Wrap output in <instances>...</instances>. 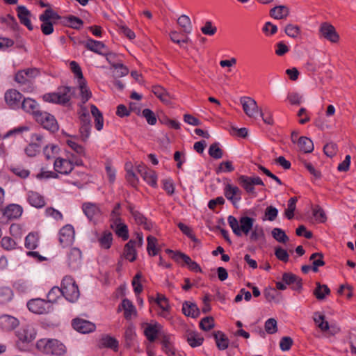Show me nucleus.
<instances>
[{"mask_svg": "<svg viewBox=\"0 0 356 356\" xmlns=\"http://www.w3.org/2000/svg\"><path fill=\"white\" fill-rule=\"evenodd\" d=\"M227 221L234 234L237 236H241L242 234L247 236L252 229L254 219L248 216H242L238 220L234 216H229Z\"/></svg>", "mask_w": 356, "mask_h": 356, "instance_id": "1", "label": "nucleus"}, {"mask_svg": "<svg viewBox=\"0 0 356 356\" xmlns=\"http://www.w3.org/2000/svg\"><path fill=\"white\" fill-rule=\"evenodd\" d=\"M36 347L46 354L61 355L65 353V346L56 339H40L37 342Z\"/></svg>", "mask_w": 356, "mask_h": 356, "instance_id": "2", "label": "nucleus"}, {"mask_svg": "<svg viewBox=\"0 0 356 356\" xmlns=\"http://www.w3.org/2000/svg\"><path fill=\"white\" fill-rule=\"evenodd\" d=\"M40 74L37 68H29L24 70L19 71L15 76L16 82L21 85L26 86L25 90L32 91L33 89L32 85V79L38 76Z\"/></svg>", "mask_w": 356, "mask_h": 356, "instance_id": "3", "label": "nucleus"}, {"mask_svg": "<svg viewBox=\"0 0 356 356\" xmlns=\"http://www.w3.org/2000/svg\"><path fill=\"white\" fill-rule=\"evenodd\" d=\"M62 296L70 302H74L79 297V290L75 281L70 277H65L62 281Z\"/></svg>", "mask_w": 356, "mask_h": 356, "instance_id": "4", "label": "nucleus"}, {"mask_svg": "<svg viewBox=\"0 0 356 356\" xmlns=\"http://www.w3.org/2000/svg\"><path fill=\"white\" fill-rule=\"evenodd\" d=\"M71 90L72 88L70 87H60L57 92L45 94L43 96V99L47 102L65 104L71 99Z\"/></svg>", "mask_w": 356, "mask_h": 356, "instance_id": "5", "label": "nucleus"}, {"mask_svg": "<svg viewBox=\"0 0 356 356\" xmlns=\"http://www.w3.org/2000/svg\"><path fill=\"white\" fill-rule=\"evenodd\" d=\"M22 208L15 204H10L0 209V223L7 224L10 220L17 219L22 216Z\"/></svg>", "mask_w": 356, "mask_h": 356, "instance_id": "6", "label": "nucleus"}, {"mask_svg": "<svg viewBox=\"0 0 356 356\" xmlns=\"http://www.w3.org/2000/svg\"><path fill=\"white\" fill-rule=\"evenodd\" d=\"M35 119L44 129L51 132H56L58 130L59 127L56 120L49 113L44 111L36 113Z\"/></svg>", "mask_w": 356, "mask_h": 356, "instance_id": "7", "label": "nucleus"}, {"mask_svg": "<svg viewBox=\"0 0 356 356\" xmlns=\"http://www.w3.org/2000/svg\"><path fill=\"white\" fill-rule=\"evenodd\" d=\"M244 113L249 118H255L257 114L263 117L262 110L259 108L257 102L250 97H243L240 99Z\"/></svg>", "mask_w": 356, "mask_h": 356, "instance_id": "8", "label": "nucleus"}, {"mask_svg": "<svg viewBox=\"0 0 356 356\" xmlns=\"http://www.w3.org/2000/svg\"><path fill=\"white\" fill-rule=\"evenodd\" d=\"M27 307L31 312L38 314H47L51 309V305L41 298L30 300L27 303Z\"/></svg>", "mask_w": 356, "mask_h": 356, "instance_id": "9", "label": "nucleus"}, {"mask_svg": "<svg viewBox=\"0 0 356 356\" xmlns=\"http://www.w3.org/2000/svg\"><path fill=\"white\" fill-rule=\"evenodd\" d=\"M43 145V136L39 134H33L31 136V143L25 149V152L29 156H35L40 152Z\"/></svg>", "mask_w": 356, "mask_h": 356, "instance_id": "10", "label": "nucleus"}, {"mask_svg": "<svg viewBox=\"0 0 356 356\" xmlns=\"http://www.w3.org/2000/svg\"><path fill=\"white\" fill-rule=\"evenodd\" d=\"M22 97V95L15 89L7 90L4 95L6 104L13 108H19Z\"/></svg>", "mask_w": 356, "mask_h": 356, "instance_id": "11", "label": "nucleus"}, {"mask_svg": "<svg viewBox=\"0 0 356 356\" xmlns=\"http://www.w3.org/2000/svg\"><path fill=\"white\" fill-rule=\"evenodd\" d=\"M74 239V227L70 225L64 226L59 232V241L63 246L70 245Z\"/></svg>", "mask_w": 356, "mask_h": 356, "instance_id": "12", "label": "nucleus"}, {"mask_svg": "<svg viewBox=\"0 0 356 356\" xmlns=\"http://www.w3.org/2000/svg\"><path fill=\"white\" fill-rule=\"evenodd\" d=\"M320 32L325 39L331 42L336 43L339 40V35L337 33L335 28L329 23L324 22L321 24Z\"/></svg>", "mask_w": 356, "mask_h": 356, "instance_id": "13", "label": "nucleus"}, {"mask_svg": "<svg viewBox=\"0 0 356 356\" xmlns=\"http://www.w3.org/2000/svg\"><path fill=\"white\" fill-rule=\"evenodd\" d=\"M172 259L176 262L181 264V261L187 265L188 268L195 272H202V268L195 261H193L190 257L184 253H177L172 256Z\"/></svg>", "mask_w": 356, "mask_h": 356, "instance_id": "14", "label": "nucleus"}, {"mask_svg": "<svg viewBox=\"0 0 356 356\" xmlns=\"http://www.w3.org/2000/svg\"><path fill=\"white\" fill-rule=\"evenodd\" d=\"M82 210L90 220H95L101 216L99 207L95 203L85 202L82 205Z\"/></svg>", "mask_w": 356, "mask_h": 356, "instance_id": "15", "label": "nucleus"}, {"mask_svg": "<svg viewBox=\"0 0 356 356\" xmlns=\"http://www.w3.org/2000/svg\"><path fill=\"white\" fill-rule=\"evenodd\" d=\"M128 210L131 213L135 222L138 225H143L144 228L147 230H150L153 227L151 222H148L145 216L138 210H136L131 204L127 207Z\"/></svg>", "mask_w": 356, "mask_h": 356, "instance_id": "16", "label": "nucleus"}, {"mask_svg": "<svg viewBox=\"0 0 356 356\" xmlns=\"http://www.w3.org/2000/svg\"><path fill=\"white\" fill-rule=\"evenodd\" d=\"M137 171L148 184L153 187L156 186L157 176L154 170L145 166L138 165Z\"/></svg>", "mask_w": 356, "mask_h": 356, "instance_id": "17", "label": "nucleus"}, {"mask_svg": "<svg viewBox=\"0 0 356 356\" xmlns=\"http://www.w3.org/2000/svg\"><path fill=\"white\" fill-rule=\"evenodd\" d=\"M225 196L230 200L234 205L241 200L242 191L238 186L227 184L225 187Z\"/></svg>", "mask_w": 356, "mask_h": 356, "instance_id": "18", "label": "nucleus"}, {"mask_svg": "<svg viewBox=\"0 0 356 356\" xmlns=\"http://www.w3.org/2000/svg\"><path fill=\"white\" fill-rule=\"evenodd\" d=\"M282 281L287 285H292V289L300 291L302 288V279L291 273H284Z\"/></svg>", "mask_w": 356, "mask_h": 356, "instance_id": "19", "label": "nucleus"}, {"mask_svg": "<svg viewBox=\"0 0 356 356\" xmlns=\"http://www.w3.org/2000/svg\"><path fill=\"white\" fill-rule=\"evenodd\" d=\"M73 327L79 332L81 333H89L95 330V325L92 323L81 319L75 318L72 321Z\"/></svg>", "mask_w": 356, "mask_h": 356, "instance_id": "20", "label": "nucleus"}, {"mask_svg": "<svg viewBox=\"0 0 356 356\" xmlns=\"http://www.w3.org/2000/svg\"><path fill=\"white\" fill-rule=\"evenodd\" d=\"M54 169L56 172L60 174H68L74 168L73 163L67 159H57L54 163Z\"/></svg>", "mask_w": 356, "mask_h": 356, "instance_id": "21", "label": "nucleus"}, {"mask_svg": "<svg viewBox=\"0 0 356 356\" xmlns=\"http://www.w3.org/2000/svg\"><path fill=\"white\" fill-rule=\"evenodd\" d=\"M17 17L20 22L26 26L29 30L31 31L33 26L31 22V12L24 6H19L17 8Z\"/></svg>", "mask_w": 356, "mask_h": 356, "instance_id": "22", "label": "nucleus"}, {"mask_svg": "<svg viewBox=\"0 0 356 356\" xmlns=\"http://www.w3.org/2000/svg\"><path fill=\"white\" fill-rule=\"evenodd\" d=\"M19 325V321L10 315L0 316V327L5 330H12Z\"/></svg>", "mask_w": 356, "mask_h": 356, "instance_id": "23", "label": "nucleus"}, {"mask_svg": "<svg viewBox=\"0 0 356 356\" xmlns=\"http://www.w3.org/2000/svg\"><path fill=\"white\" fill-rule=\"evenodd\" d=\"M152 92L156 97H158L163 103L168 105L170 104L172 97L165 88L160 85L152 86Z\"/></svg>", "mask_w": 356, "mask_h": 356, "instance_id": "24", "label": "nucleus"}, {"mask_svg": "<svg viewBox=\"0 0 356 356\" xmlns=\"http://www.w3.org/2000/svg\"><path fill=\"white\" fill-rule=\"evenodd\" d=\"M60 24L74 29L79 30L83 26V22L81 19L76 16L69 15L67 17H64L62 19Z\"/></svg>", "mask_w": 356, "mask_h": 356, "instance_id": "25", "label": "nucleus"}, {"mask_svg": "<svg viewBox=\"0 0 356 356\" xmlns=\"http://www.w3.org/2000/svg\"><path fill=\"white\" fill-rule=\"evenodd\" d=\"M331 291L326 284H322L320 282H316V288L313 291V294L318 300H323L326 296L330 295Z\"/></svg>", "mask_w": 356, "mask_h": 356, "instance_id": "26", "label": "nucleus"}, {"mask_svg": "<svg viewBox=\"0 0 356 356\" xmlns=\"http://www.w3.org/2000/svg\"><path fill=\"white\" fill-rule=\"evenodd\" d=\"M115 225V232L116 234L121 237L123 240H127L129 238V231L127 226L121 222V218H115L112 225V227Z\"/></svg>", "mask_w": 356, "mask_h": 356, "instance_id": "27", "label": "nucleus"}, {"mask_svg": "<svg viewBox=\"0 0 356 356\" xmlns=\"http://www.w3.org/2000/svg\"><path fill=\"white\" fill-rule=\"evenodd\" d=\"M20 106L24 111L31 113L34 118H35L36 113H40L41 111L38 108V104L36 102L31 98L24 99Z\"/></svg>", "mask_w": 356, "mask_h": 356, "instance_id": "28", "label": "nucleus"}, {"mask_svg": "<svg viewBox=\"0 0 356 356\" xmlns=\"http://www.w3.org/2000/svg\"><path fill=\"white\" fill-rule=\"evenodd\" d=\"M182 312L186 316L197 318L199 316L200 312L196 304L186 301L183 303Z\"/></svg>", "mask_w": 356, "mask_h": 356, "instance_id": "29", "label": "nucleus"}, {"mask_svg": "<svg viewBox=\"0 0 356 356\" xmlns=\"http://www.w3.org/2000/svg\"><path fill=\"white\" fill-rule=\"evenodd\" d=\"M121 307L124 311V315L126 319H130L132 316H136V308L129 300L124 299L118 307V311L121 310Z\"/></svg>", "mask_w": 356, "mask_h": 356, "instance_id": "30", "label": "nucleus"}, {"mask_svg": "<svg viewBox=\"0 0 356 356\" xmlns=\"http://www.w3.org/2000/svg\"><path fill=\"white\" fill-rule=\"evenodd\" d=\"M28 201L36 208H42L45 205L44 197L35 191H30L28 195Z\"/></svg>", "mask_w": 356, "mask_h": 356, "instance_id": "31", "label": "nucleus"}, {"mask_svg": "<svg viewBox=\"0 0 356 356\" xmlns=\"http://www.w3.org/2000/svg\"><path fill=\"white\" fill-rule=\"evenodd\" d=\"M216 346L220 350L227 349L229 346V340L227 336L221 331H217L213 333Z\"/></svg>", "mask_w": 356, "mask_h": 356, "instance_id": "32", "label": "nucleus"}, {"mask_svg": "<svg viewBox=\"0 0 356 356\" xmlns=\"http://www.w3.org/2000/svg\"><path fill=\"white\" fill-rule=\"evenodd\" d=\"M136 241L130 240L125 245L124 248V257L133 262L136 259V250L135 249Z\"/></svg>", "mask_w": 356, "mask_h": 356, "instance_id": "33", "label": "nucleus"}, {"mask_svg": "<svg viewBox=\"0 0 356 356\" xmlns=\"http://www.w3.org/2000/svg\"><path fill=\"white\" fill-rule=\"evenodd\" d=\"M289 13V8L283 5L275 6L270 10V15L276 19H285Z\"/></svg>", "mask_w": 356, "mask_h": 356, "instance_id": "34", "label": "nucleus"}, {"mask_svg": "<svg viewBox=\"0 0 356 356\" xmlns=\"http://www.w3.org/2000/svg\"><path fill=\"white\" fill-rule=\"evenodd\" d=\"M298 145L300 151L304 153H311L314 150L312 140L305 136H301L298 140Z\"/></svg>", "mask_w": 356, "mask_h": 356, "instance_id": "35", "label": "nucleus"}, {"mask_svg": "<svg viewBox=\"0 0 356 356\" xmlns=\"http://www.w3.org/2000/svg\"><path fill=\"white\" fill-rule=\"evenodd\" d=\"M177 24L182 29L183 33L189 34L192 31V23L190 17L186 15H181L177 19Z\"/></svg>", "mask_w": 356, "mask_h": 356, "instance_id": "36", "label": "nucleus"}, {"mask_svg": "<svg viewBox=\"0 0 356 356\" xmlns=\"http://www.w3.org/2000/svg\"><path fill=\"white\" fill-rule=\"evenodd\" d=\"M86 47L95 53L98 54L103 55L104 53L103 52V49H105V44L99 41H96L92 39L88 40L85 44Z\"/></svg>", "mask_w": 356, "mask_h": 356, "instance_id": "37", "label": "nucleus"}, {"mask_svg": "<svg viewBox=\"0 0 356 356\" xmlns=\"http://www.w3.org/2000/svg\"><path fill=\"white\" fill-rule=\"evenodd\" d=\"M238 182L241 185V186L243 188L246 193L254 194V195H256L254 187L250 181V177L241 175L238 178Z\"/></svg>", "mask_w": 356, "mask_h": 356, "instance_id": "38", "label": "nucleus"}, {"mask_svg": "<svg viewBox=\"0 0 356 356\" xmlns=\"http://www.w3.org/2000/svg\"><path fill=\"white\" fill-rule=\"evenodd\" d=\"M323 257L324 256L322 252H315L310 256L309 260L312 261V269L314 272H318V267L325 265Z\"/></svg>", "mask_w": 356, "mask_h": 356, "instance_id": "39", "label": "nucleus"}, {"mask_svg": "<svg viewBox=\"0 0 356 356\" xmlns=\"http://www.w3.org/2000/svg\"><path fill=\"white\" fill-rule=\"evenodd\" d=\"M79 87L83 104H86L92 96L89 88L86 85L85 80H79Z\"/></svg>", "mask_w": 356, "mask_h": 356, "instance_id": "40", "label": "nucleus"}, {"mask_svg": "<svg viewBox=\"0 0 356 356\" xmlns=\"http://www.w3.org/2000/svg\"><path fill=\"white\" fill-rule=\"evenodd\" d=\"M35 335L36 332L34 328L31 326H26L19 333V338L24 341L30 342L35 338Z\"/></svg>", "mask_w": 356, "mask_h": 356, "instance_id": "41", "label": "nucleus"}, {"mask_svg": "<svg viewBox=\"0 0 356 356\" xmlns=\"http://www.w3.org/2000/svg\"><path fill=\"white\" fill-rule=\"evenodd\" d=\"M81 259V251L76 248L71 249L70 253L68 254V261L69 265L72 266H76L80 264V261Z\"/></svg>", "mask_w": 356, "mask_h": 356, "instance_id": "42", "label": "nucleus"}, {"mask_svg": "<svg viewBox=\"0 0 356 356\" xmlns=\"http://www.w3.org/2000/svg\"><path fill=\"white\" fill-rule=\"evenodd\" d=\"M272 236L279 243H286L289 241V236L285 232L280 228H273L271 232Z\"/></svg>", "mask_w": 356, "mask_h": 356, "instance_id": "43", "label": "nucleus"}, {"mask_svg": "<svg viewBox=\"0 0 356 356\" xmlns=\"http://www.w3.org/2000/svg\"><path fill=\"white\" fill-rule=\"evenodd\" d=\"M63 17H61L57 13L54 11L51 8H48L45 10V11L40 15L39 19L40 21H50L51 19L53 20H58L60 19V22L62 21V19Z\"/></svg>", "mask_w": 356, "mask_h": 356, "instance_id": "44", "label": "nucleus"}, {"mask_svg": "<svg viewBox=\"0 0 356 356\" xmlns=\"http://www.w3.org/2000/svg\"><path fill=\"white\" fill-rule=\"evenodd\" d=\"M100 344L103 347L116 350L118 347V341L111 337L107 336L101 339Z\"/></svg>", "mask_w": 356, "mask_h": 356, "instance_id": "45", "label": "nucleus"}, {"mask_svg": "<svg viewBox=\"0 0 356 356\" xmlns=\"http://www.w3.org/2000/svg\"><path fill=\"white\" fill-rule=\"evenodd\" d=\"M62 296V291L60 288L58 286L53 287L47 294V301L49 304L56 302L57 299Z\"/></svg>", "mask_w": 356, "mask_h": 356, "instance_id": "46", "label": "nucleus"}, {"mask_svg": "<svg viewBox=\"0 0 356 356\" xmlns=\"http://www.w3.org/2000/svg\"><path fill=\"white\" fill-rule=\"evenodd\" d=\"M113 236L109 232H104L103 235L99 238L101 246L105 249H108L112 243Z\"/></svg>", "mask_w": 356, "mask_h": 356, "instance_id": "47", "label": "nucleus"}, {"mask_svg": "<svg viewBox=\"0 0 356 356\" xmlns=\"http://www.w3.org/2000/svg\"><path fill=\"white\" fill-rule=\"evenodd\" d=\"M209 154L215 159H219L222 158L223 152L222 149L220 148L218 143H214L209 147Z\"/></svg>", "mask_w": 356, "mask_h": 356, "instance_id": "48", "label": "nucleus"}, {"mask_svg": "<svg viewBox=\"0 0 356 356\" xmlns=\"http://www.w3.org/2000/svg\"><path fill=\"white\" fill-rule=\"evenodd\" d=\"M187 341L191 346L197 347L202 345L204 339L203 337H200L195 332H191L188 335Z\"/></svg>", "mask_w": 356, "mask_h": 356, "instance_id": "49", "label": "nucleus"}, {"mask_svg": "<svg viewBox=\"0 0 356 356\" xmlns=\"http://www.w3.org/2000/svg\"><path fill=\"white\" fill-rule=\"evenodd\" d=\"M284 32L289 37L296 38L300 34V28L297 25L289 24L285 26Z\"/></svg>", "mask_w": 356, "mask_h": 356, "instance_id": "50", "label": "nucleus"}, {"mask_svg": "<svg viewBox=\"0 0 356 356\" xmlns=\"http://www.w3.org/2000/svg\"><path fill=\"white\" fill-rule=\"evenodd\" d=\"M158 332H159V330L157 328L156 325H149L145 328L144 333H145V335L146 336V337L147 338V339L149 341L152 342L156 339Z\"/></svg>", "mask_w": 356, "mask_h": 356, "instance_id": "51", "label": "nucleus"}, {"mask_svg": "<svg viewBox=\"0 0 356 356\" xmlns=\"http://www.w3.org/2000/svg\"><path fill=\"white\" fill-rule=\"evenodd\" d=\"M38 237L37 234L30 233L26 237L25 246L28 249L33 250L38 246Z\"/></svg>", "mask_w": 356, "mask_h": 356, "instance_id": "52", "label": "nucleus"}, {"mask_svg": "<svg viewBox=\"0 0 356 356\" xmlns=\"http://www.w3.org/2000/svg\"><path fill=\"white\" fill-rule=\"evenodd\" d=\"M265 331L270 334H275L277 332V321L270 318L268 319L264 324Z\"/></svg>", "mask_w": 356, "mask_h": 356, "instance_id": "53", "label": "nucleus"}, {"mask_svg": "<svg viewBox=\"0 0 356 356\" xmlns=\"http://www.w3.org/2000/svg\"><path fill=\"white\" fill-rule=\"evenodd\" d=\"M157 239L153 236H149L147 237V250L149 254L155 256L158 250L156 248Z\"/></svg>", "mask_w": 356, "mask_h": 356, "instance_id": "54", "label": "nucleus"}, {"mask_svg": "<svg viewBox=\"0 0 356 356\" xmlns=\"http://www.w3.org/2000/svg\"><path fill=\"white\" fill-rule=\"evenodd\" d=\"M112 66L115 69L114 76L115 77H122L129 73L128 68L122 63H112Z\"/></svg>", "mask_w": 356, "mask_h": 356, "instance_id": "55", "label": "nucleus"}, {"mask_svg": "<svg viewBox=\"0 0 356 356\" xmlns=\"http://www.w3.org/2000/svg\"><path fill=\"white\" fill-rule=\"evenodd\" d=\"M13 291L8 287L0 289V303L4 304L12 299Z\"/></svg>", "mask_w": 356, "mask_h": 356, "instance_id": "56", "label": "nucleus"}, {"mask_svg": "<svg viewBox=\"0 0 356 356\" xmlns=\"http://www.w3.org/2000/svg\"><path fill=\"white\" fill-rule=\"evenodd\" d=\"M275 255L277 259L284 263L288 262L289 259L287 251L280 246L275 248Z\"/></svg>", "mask_w": 356, "mask_h": 356, "instance_id": "57", "label": "nucleus"}, {"mask_svg": "<svg viewBox=\"0 0 356 356\" xmlns=\"http://www.w3.org/2000/svg\"><path fill=\"white\" fill-rule=\"evenodd\" d=\"M214 320L211 316H207L203 318L200 323V327L204 331H209L214 327Z\"/></svg>", "mask_w": 356, "mask_h": 356, "instance_id": "58", "label": "nucleus"}, {"mask_svg": "<svg viewBox=\"0 0 356 356\" xmlns=\"http://www.w3.org/2000/svg\"><path fill=\"white\" fill-rule=\"evenodd\" d=\"M297 197H291L288 202V208L285 211V216L288 219L293 218L294 216V211L296 210V204L297 202Z\"/></svg>", "mask_w": 356, "mask_h": 356, "instance_id": "59", "label": "nucleus"}, {"mask_svg": "<svg viewBox=\"0 0 356 356\" xmlns=\"http://www.w3.org/2000/svg\"><path fill=\"white\" fill-rule=\"evenodd\" d=\"M155 302L163 311L168 312L169 310L170 305L168 300L165 296L158 294L157 298L155 299Z\"/></svg>", "mask_w": 356, "mask_h": 356, "instance_id": "60", "label": "nucleus"}, {"mask_svg": "<svg viewBox=\"0 0 356 356\" xmlns=\"http://www.w3.org/2000/svg\"><path fill=\"white\" fill-rule=\"evenodd\" d=\"M1 247L6 250H13L16 247L15 241L9 236H4L1 241Z\"/></svg>", "mask_w": 356, "mask_h": 356, "instance_id": "61", "label": "nucleus"}, {"mask_svg": "<svg viewBox=\"0 0 356 356\" xmlns=\"http://www.w3.org/2000/svg\"><path fill=\"white\" fill-rule=\"evenodd\" d=\"M143 116L146 119L147 123L150 125H154L156 122V118L153 111L149 108H145L142 112Z\"/></svg>", "mask_w": 356, "mask_h": 356, "instance_id": "62", "label": "nucleus"}, {"mask_svg": "<svg viewBox=\"0 0 356 356\" xmlns=\"http://www.w3.org/2000/svg\"><path fill=\"white\" fill-rule=\"evenodd\" d=\"M251 231L252 232L250 236V239L251 241H257L264 236L263 229L261 227H259L258 226L253 227Z\"/></svg>", "mask_w": 356, "mask_h": 356, "instance_id": "63", "label": "nucleus"}, {"mask_svg": "<svg viewBox=\"0 0 356 356\" xmlns=\"http://www.w3.org/2000/svg\"><path fill=\"white\" fill-rule=\"evenodd\" d=\"M324 153L329 157L334 156L337 152V145L334 143H327L323 147Z\"/></svg>", "mask_w": 356, "mask_h": 356, "instance_id": "64", "label": "nucleus"}]
</instances>
